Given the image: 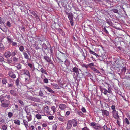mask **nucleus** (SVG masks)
<instances>
[{
  "label": "nucleus",
  "instance_id": "f257e3e1",
  "mask_svg": "<svg viewBox=\"0 0 130 130\" xmlns=\"http://www.w3.org/2000/svg\"><path fill=\"white\" fill-rule=\"evenodd\" d=\"M11 98V96L9 94H4L1 95L0 96V102L1 107L4 108L8 107L10 104V102L9 100Z\"/></svg>",
  "mask_w": 130,
  "mask_h": 130
},
{
  "label": "nucleus",
  "instance_id": "f03ea898",
  "mask_svg": "<svg viewBox=\"0 0 130 130\" xmlns=\"http://www.w3.org/2000/svg\"><path fill=\"white\" fill-rule=\"evenodd\" d=\"M73 71L72 72H74L73 77L74 79L77 78L78 75L80 74L78 68L76 67H74L72 69Z\"/></svg>",
  "mask_w": 130,
  "mask_h": 130
},
{
  "label": "nucleus",
  "instance_id": "7ed1b4c3",
  "mask_svg": "<svg viewBox=\"0 0 130 130\" xmlns=\"http://www.w3.org/2000/svg\"><path fill=\"white\" fill-rule=\"evenodd\" d=\"M91 126L93 127L95 130H101L102 127L100 125L95 122H92L91 123Z\"/></svg>",
  "mask_w": 130,
  "mask_h": 130
},
{
  "label": "nucleus",
  "instance_id": "20e7f679",
  "mask_svg": "<svg viewBox=\"0 0 130 130\" xmlns=\"http://www.w3.org/2000/svg\"><path fill=\"white\" fill-rule=\"evenodd\" d=\"M51 27L54 29L57 30L59 27V26L58 24L54 21V22L53 24L51 26Z\"/></svg>",
  "mask_w": 130,
  "mask_h": 130
},
{
  "label": "nucleus",
  "instance_id": "39448f33",
  "mask_svg": "<svg viewBox=\"0 0 130 130\" xmlns=\"http://www.w3.org/2000/svg\"><path fill=\"white\" fill-rule=\"evenodd\" d=\"M44 58L46 60V61L49 63L52 64H53L52 61L51 60V58L48 56H44Z\"/></svg>",
  "mask_w": 130,
  "mask_h": 130
},
{
  "label": "nucleus",
  "instance_id": "423d86ee",
  "mask_svg": "<svg viewBox=\"0 0 130 130\" xmlns=\"http://www.w3.org/2000/svg\"><path fill=\"white\" fill-rule=\"evenodd\" d=\"M113 117L116 119H118L119 118V116L118 115V112L116 110L112 111Z\"/></svg>",
  "mask_w": 130,
  "mask_h": 130
},
{
  "label": "nucleus",
  "instance_id": "0eeeda50",
  "mask_svg": "<svg viewBox=\"0 0 130 130\" xmlns=\"http://www.w3.org/2000/svg\"><path fill=\"white\" fill-rule=\"evenodd\" d=\"M116 8V9H112L111 10V11L115 13H118V10H120L121 9V6L119 7L118 6H117Z\"/></svg>",
  "mask_w": 130,
  "mask_h": 130
},
{
  "label": "nucleus",
  "instance_id": "6e6552de",
  "mask_svg": "<svg viewBox=\"0 0 130 130\" xmlns=\"http://www.w3.org/2000/svg\"><path fill=\"white\" fill-rule=\"evenodd\" d=\"M22 71H23L24 74L26 75L29 78H30L31 75L28 70L26 69H24L22 70Z\"/></svg>",
  "mask_w": 130,
  "mask_h": 130
},
{
  "label": "nucleus",
  "instance_id": "1a4fd4ad",
  "mask_svg": "<svg viewBox=\"0 0 130 130\" xmlns=\"http://www.w3.org/2000/svg\"><path fill=\"white\" fill-rule=\"evenodd\" d=\"M105 3L104 5L108 7H111V5L113 3L111 1L109 0H107L105 1Z\"/></svg>",
  "mask_w": 130,
  "mask_h": 130
},
{
  "label": "nucleus",
  "instance_id": "9d476101",
  "mask_svg": "<svg viewBox=\"0 0 130 130\" xmlns=\"http://www.w3.org/2000/svg\"><path fill=\"white\" fill-rule=\"evenodd\" d=\"M72 122L71 120L69 121L67 124V125L66 127V130H69L72 127Z\"/></svg>",
  "mask_w": 130,
  "mask_h": 130
},
{
  "label": "nucleus",
  "instance_id": "9b49d317",
  "mask_svg": "<svg viewBox=\"0 0 130 130\" xmlns=\"http://www.w3.org/2000/svg\"><path fill=\"white\" fill-rule=\"evenodd\" d=\"M8 75L10 77L12 78H16V75L12 71H9L8 73Z\"/></svg>",
  "mask_w": 130,
  "mask_h": 130
},
{
  "label": "nucleus",
  "instance_id": "f8f14e48",
  "mask_svg": "<svg viewBox=\"0 0 130 130\" xmlns=\"http://www.w3.org/2000/svg\"><path fill=\"white\" fill-rule=\"evenodd\" d=\"M45 89H46L48 91L51 93H54L55 91H53L51 88L48 87L46 86H43Z\"/></svg>",
  "mask_w": 130,
  "mask_h": 130
},
{
  "label": "nucleus",
  "instance_id": "ddd939ff",
  "mask_svg": "<svg viewBox=\"0 0 130 130\" xmlns=\"http://www.w3.org/2000/svg\"><path fill=\"white\" fill-rule=\"evenodd\" d=\"M30 99L33 101L38 102H40L41 100L40 98L34 97H31Z\"/></svg>",
  "mask_w": 130,
  "mask_h": 130
},
{
  "label": "nucleus",
  "instance_id": "4468645a",
  "mask_svg": "<svg viewBox=\"0 0 130 130\" xmlns=\"http://www.w3.org/2000/svg\"><path fill=\"white\" fill-rule=\"evenodd\" d=\"M1 26H2L0 27V28L4 32H6L8 29L5 26L4 24V25H2Z\"/></svg>",
  "mask_w": 130,
  "mask_h": 130
},
{
  "label": "nucleus",
  "instance_id": "2eb2a0df",
  "mask_svg": "<svg viewBox=\"0 0 130 130\" xmlns=\"http://www.w3.org/2000/svg\"><path fill=\"white\" fill-rule=\"evenodd\" d=\"M105 84H107V88L108 89V93H111L112 92V88L111 87V85L109 84H108L106 83H105Z\"/></svg>",
  "mask_w": 130,
  "mask_h": 130
},
{
  "label": "nucleus",
  "instance_id": "dca6fc26",
  "mask_svg": "<svg viewBox=\"0 0 130 130\" xmlns=\"http://www.w3.org/2000/svg\"><path fill=\"white\" fill-rule=\"evenodd\" d=\"M102 115L104 116H107L109 115V112L106 110H102Z\"/></svg>",
  "mask_w": 130,
  "mask_h": 130
},
{
  "label": "nucleus",
  "instance_id": "f3484780",
  "mask_svg": "<svg viewBox=\"0 0 130 130\" xmlns=\"http://www.w3.org/2000/svg\"><path fill=\"white\" fill-rule=\"evenodd\" d=\"M59 108L61 110H64L66 107V105L64 104H61L59 105Z\"/></svg>",
  "mask_w": 130,
  "mask_h": 130
},
{
  "label": "nucleus",
  "instance_id": "a211bd4d",
  "mask_svg": "<svg viewBox=\"0 0 130 130\" xmlns=\"http://www.w3.org/2000/svg\"><path fill=\"white\" fill-rule=\"evenodd\" d=\"M11 55V53L9 51L6 52L4 54L5 57L6 58H8Z\"/></svg>",
  "mask_w": 130,
  "mask_h": 130
},
{
  "label": "nucleus",
  "instance_id": "6ab92c4d",
  "mask_svg": "<svg viewBox=\"0 0 130 130\" xmlns=\"http://www.w3.org/2000/svg\"><path fill=\"white\" fill-rule=\"evenodd\" d=\"M68 18L70 20H73V13L72 12L69 13V14L68 15Z\"/></svg>",
  "mask_w": 130,
  "mask_h": 130
},
{
  "label": "nucleus",
  "instance_id": "aec40b11",
  "mask_svg": "<svg viewBox=\"0 0 130 130\" xmlns=\"http://www.w3.org/2000/svg\"><path fill=\"white\" fill-rule=\"evenodd\" d=\"M44 111L47 114L50 113V110L48 106H46L44 108Z\"/></svg>",
  "mask_w": 130,
  "mask_h": 130
},
{
  "label": "nucleus",
  "instance_id": "412c9836",
  "mask_svg": "<svg viewBox=\"0 0 130 130\" xmlns=\"http://www.w3.org/2000/svg\"><path fill=\"white\" fill-rule=\"evenodd\" d=\"M26 117L28 120V121H30L32 119V116L31 113L27 114Z\"/></svg>",
  "mask_w": 130,
  "mask_h": 130
},
{
  "label": "nucleus",
  "instance_id": "4be33fe9",
  "mask_svg": "<svg viewBox=\"0 0 130 130\" xmlns=\"http://www.w3.org/2000/svg\"><path fill=\"white\" fill-rule=\"evenodd\" d=\"M110 29V27H105L103 28V31L105 32H108Z\"/></svg>",
  "mask_w": 130,
  "mask_h": 130
},
{
  "label": "nucleus",
  "instance_id": "5701e85b",
  "mask_svg": "<svg viewBox=\"0 0 130 130\" xmlns=\"http://www.w3.org/2000/svg\"><path fill=\"white\" fill-rule=\"evenodd\" d=\"M7 83V81L6 77L2 79V83L3 85L6 84Z\"/></svg>",
  "mask_w": 130,
  "mask_h": 130
},
{
  "label": "nucleus",
  "instance_id": "b1692460",
  "mask_svg": "<svg viewBox=\"0 0 130 130\" xmlns=\"http://www.w3.org/2000/svg\"><path fill=\"white\" fill-rule=\"evenodd\" d=\"M38 71H40L42 73L44 74H45L47 75V73L46 71L43 68H41L40 69V71L38 70Z\"/></svg>",
  "mask_w": 130,
  "mask_h": 130
},
{
  "label": "nucleus",
  "instance_id": "393cba45",
  "mask_svg": "<svg viewBox=\"0 0 130 130\" xmlns=\"http://www.w3.org/2000/svg\"><path fill=\"white\" fill-rule=\"evenodd\" d=\"M39 94L41 97H43L45 95L44 91L42 90H40L39 92Z\"/></svg>",
  "mask_w": 130,
  "mask_h": 130
},
{
  "label": "nucleus",
  "instance_id": "a878e982",
  "mask_svg": "<svg viewBox=\"0 0 130 130\" xmlns=\"http://www.w3.org/2000/svg\"><path fill=\"white\" fill-rule=\"evenodd\" d=\"M71 122L74 126L75 127L77 125V121L73 119Z\"/></svg>",
  "mask_w": 130,
  "mask_h": 130
},
{
  "label": "nucleus",
  "instance_id": "bb28decb",
  "mask_svg": "<svg viewBox=\"0 0 130 130\" xmlns=\"http://www.w3.org/2000/svg\"><path fill=\"white\" fill-rule=\"evenodd\" d=\"M6 38L7 41L9 44H11L13 42V41L12 39H11L9 37H7Z\"/></svg>",
  "mask_w": 130,
  "mask_h": 130
},
{
  "label": "nucleus",
  "instance_id": "cd10ccee",
  "mask_svg": "<svg viewBox=\"0 0 130 130\" xmlns=\"http://www.w3.org/2000/svg\"><path fill=\"white\" fill-rule=\"evenodd\" d=\"M10 94L14 96H16L17 94L16 91L13 90H11L9 92Z\"/></svg>",
  "mask_w": 130,
  "mask_h": 130
},
{
  "label": "nucleus",
  "instance_id": "c85d7f7f",
  "mask_svg": "<svg viewBox=\"0 0 130 130\" xmlns=\"http://www.w3.org/2000/svg\"><path fill=\"white\" fill-rule=\"evenodd\" d=\"M124 122L127 125H129L130 124L129 120L126 118H125L124 120Z\"/></svg>",
  "mask_w": 130,
  "mask_h": 130
},
{
  "label": "nucleus",
  "instance_id": "c756f323",
  "mask_svg": "<svg viewBox=\"0 0 130 130\" xmlns=\"http://www.w3.org/2000/svg\"><path fill=\"white\" fill-rule=\"evenodd\" d=\"M89 52L91 54H92L95 56L96 57L98 56V55L95 52L93 51L91 49H89Z\"/></svg>",
  "mask_w": 130,
  "mask_h": 130
},
{
  "label": "nucleus",
  "instance_id": "7c9ffc66",
  "mask_svg": "<svg viewBox=\"0 0 130 130\" xmlns=\"http://www.w3.org/2000/svg\"><path fill=\"white\" fill-rule=\"evenodd\" d=\"M35 117L38 120L42 118L41 115L39 113L37 114L35 116Z\"/></svg>",
  "mask_w": 130,
  "mask_h": 130
},
{
  "label": "nucleus",
  "instance_id": "2f4dec72",
  "mask_svg": "<svg viewBox=\"0 0 130 130\" xmlns=\"http://www.w3.org/2000/svg\"><path fill=\"white\" fill-rule=\"evenodd\" d=\"M23 54L25 59H29V56L27 53L23 52Z\"/></svg>",
  "mask_w": 130,
  "mask_h": 130
},
{
  "label": "nucleus",
  "instance_id": "473e14b6",
  "mask_svg": "<svg viewBox=\"0 0 130 130\" xmlns=\"http://www.w3.org/2000/svg\"><path fill=\"white\" fill-rule=\"evenodd\" d=\"M23 122L24 123V124L26 128L27 129V127L28 126V122L24 120H23Z\"/></svg>",
  "mask_w": 130,
  "mask_h": 130
},
{
  "label": "nucleus",
  "instance_id": "72a5a7b5",
  "mask_svg": "<svg viewBox=\"0 0 130 130\" xmlns=\"http://www.w3.org/2000/svg\"><path fill=\"white\" fill-rule=\"evenodd\" d=\"M51 109L52 111H53V113H54L55 112L56 110V108L54 106H52L51 107Z\"/></svg>",
  "mask_w": 130,
  "mask_h": 130
},
{
  "label": "nucleus",
  "instance_id": "f704fd0d",
  "mask_svg": "<svg viewBox=\"0 0 130 130\" xmlns=\"http://www.w3.org/2000/svg\"><path fill=\"white\" fill-rule=\"evenodd\" d=\"M30 13L32 14L34 17L36 18V19L38 18V16L37 15L36 13L34 11L31 12Z\"/></svg>",
  "mask_w": 130,
  "mask_h": 130
},
{
  "label": "nucleus",
  "instance_id": "c9c22d12",
  "mask_svg": "<svg viewBox=\"0 0 130 130\" xmlns=\"http://www.w3.org/2000/svg\"><path fill=\"white\" fill-rule=\"evenodd\" d=\"M4 22H5L4 19L3 18H1V19H0V24L1 25H4Z\"/></svg>",
  "mask_w": 130,
  "mask_h": 130
},
{
  "label": "nucleus",
  "instance_id": "e433bc0d",
  "mask_svg": "<svg viewBox=\"0 0 130 130\" xmlns=\"http://www.w3.org/2000/svg\"><path fill=\"white\" fill-rule=\"evenodd\" d=\"M103 128V130H111L110 128L107 127L106 125H104L102 128Z\"/></svg>",
  "mask_w": 130,
  "mask_h": 130
},
{
  "label": "nucleus",
  "instance_id": "4c0bfd02",
  "mask_svg": "<svg viewBox=\"0 0 130 130\" xmlns=\"http://www.w3.org/2000/svg\"><path fill=\"white\" fill-rule=\"evenodd\" d=\"M14 123L18 125H20V121L16 119L14 120Z\"/></svg>",
  "mask_w": 130,
  "mask_h": 130
},
{
  "label": "nucleus",
  "instance_id": "58836bf2",
  "mask_svg": "<svg viewBox=\"0 0 130 130\" xmlns=\"http://www.w3.org/2000/svg\"><path fill=\"white\" fill-rule=\"evenodd\" d=\"M104 91L103 92L104 94L108 96V94H107V93L108 92V91L105 88L104 89Z\"/></svg>",
  "mask_w": 130,
  "mask_h": 130
},
{
  "label": "nucleus",
  "instance_id": "ea45409f",
  "mask_svg": "<svg viewBox=\"0 0 130 130\" xmlns=\"http://www.w3.org/2000/svg\"><path fill=\"white\" fill-rule=\"evenodd\" d=\"M57 126L56 124H54L52 126V130H57Z\"/></svg>",
  "mask_w": 130,
  "mask_h": 130
},
{
  "label": "nucleus",
  "instance_id": "a19ab883",
  "mask_svg": "<svg viewBox=\"0 0 130 130\" xmlns=\"http://www.w3.org/2000/svg\"><path fill=\"white\" fill-rule=\"evenodd\" d=\"M18 101L19 103L22 106L24 105V102L21 100H18Z\"/></svg>",
  "mask_w": 130,
  "mask_h": 130
},
{
  "label": "nucleus",
  "instance_id": "79ce46f5",
  "mask_svg": "<svg viewBox=\"0 0 130 130\" xmlns=\"http://www.w3.org/2000/svg\"><path fill=\"white\" fill-rule=\"evenodd\" d=\"M22 65L20 63H19V64L17 65L16 66L17 69H21V68Z\"/></svg>",
  "mask_w": 130,
  "mask_h": 130
},
{
  "label": "nucleus",
  "instance_id": "37998d69",
  "mask_svg": "<svg viewBox=\"0 0 130 130\" xmlns=\"http://www.w3.org/2000/svg\"><path fill=\"white\" fill-rule=\"evenodd\" d=\"M42 47L44 49H46L47 48V47L46 45L44 43L42 45Z\"/></svg>",
  "mask_w": 130,
  "mask_h": 130
},
{
  "label": "nucleus",
  "instance_id": "c03bdc74",
  "mask_svg": "<svg viewBox=\"0 0 130 130\" xmlns=\"http://www.w3.org/2000/svg\"><path fill=\"white\" fill-rule=\"evenodd\" d=\"M93 70L96 73L100 74V72L99 71V70H98L95 69V68H94L93 69Z\"/></svg>",
  "mask_w": 130,
  "mask_h": 130
},
{
  "label": "nucleus",
  "instance_id": "a18cd8bd",
  "mask_svg": "<svg viewBox=\"0 0 130 130\" xmlns=\"http://www.w3.org/2000/svg\"><path fill=\"white\" fill-rule=\"evenodd\" d=\"M13 60L15 62H18L19 60V58L16 57H14L13 58Z\"/></svg>",
  "mask_w": 130,
  "mask_h": 130
},
{
  "label": "nucleus",
  "instance_id": "49530a36",
  "mask_svg": "<svg viewBox=\"0 0 130 130\" xmlns=\"http://www.w3.org/2000/svg\"><path fill=\"white\" fill-rule=\"evenodd\" d=\"M58 118L59 121L61 122H63L64 121V119L62 117H59Z\"/></svg>",
  "mask_w": 130,
  "mask_h": 130
},
{
  "label": "nucleus",
  "instance_id": "de8ad7c7",
  "mask_svg": "<svg viewBox=\"0 0 130 130\" xmlns=\"http://www.w3.org/2000/svg\"><path fill=\"white\" fill-rule=\"evenodd\" d=\"M110 26H112V23L110 20H109L106 22Z\"/></svg>",
  "mask_w": 130,
  "mask_h": 130
},
{
  "label": "nucleus",
  "instance_id": "09e8293b",
  "mask_svg": "<svg viewBox=\"0 0 130 130\" xmlns=\"http://www.w3.org/2000/svg\"><path fill=\"white\" fill-rule=\"evenodd\" d=\"M11 55L12 56H14L16 54V52L15 51H13L11 53Z\"/></svg>",
  "mask_w": 130,
  "mask_h": 130
},
{
  "label": "nucleus",
  "instance_id": "8fccbe9b",
  "mask_svg": "<svg viewBox=\"0 0 130 130\" xmlns=\"http://www.w3.org/2000/svg\"><path fill=\"white\" fill-rule=\"evenodd\" d=\"M13 113L10 112H9L8 113V116L10 118L13 116Z\"/></svg>",
  "mask_w": 130,
  "mask_h": 130
},
{
  "label": "nucleus",
  "instance_id": "3c124183",
  "mask_svg": "<svg viewBox=\"0 0 130 130\" xmlns=\"http://www.w3.org/2000/svg\"><path fill=\"white\" fill-rule=\"evenodd\" d=\"M52 99H53L54 100L55 102H56L57 101V100L56 99H55L57 98V97L56 96L54 95H52Z\"/></svg>",
  "mask_w": 130,
  "mask_h": 130
},
{
  "label": "nucleus",
  "instance_id": "603ef678",
  "mask_svg": "<svg viewBox=\"0 0 130 130\" xmlns=\"http://www.w3.org/2000/svg\"><path fill=\"white\" fill-rule=\"evenodd\" d=\"M4 49V46L3 44L0 43V50H2Z\"/></svg>",
  "mask_w": 130,
  "mask_h": 130
},
{
  "label": "nucleus",
  "instance_id": "864d4df0",
  "mask_svg": "<svg viewBox=\"0 0 130 130\" xmlns=\"http://www.w3.org/2000/svg\"><path fill=\"white\" fill-rule=\"evenodd\" d=\"M19 79L18 78L16 80L15 82L16 85L17 86H18L19 84Z\"/></svg>",
  "mask_w": 130,
  "mask_h": 130
},
{
  "label": "nucleus",
  "instance_id": "5fc2aeb1",
  "mask_svg": "<svg viewBox=\"0 0 130 130\" xmlns=\"http://www.w3.org/2000/svg\"><path fill=\"white\" fill-rule=\"evenodd\" d=\"M30 78H29L28 76L26 77L25 78V81L26 82H28Z\"/></svg>",
  "mask_w": 130,
  "mask_h": 130
},
{
  "label": "nucleus",
  "instance_id": "6e6d98bb",
  "mask_svg": "<svg viewBox=\"0 0 130 130\" xmlns=\"http://www.w3.org/2000/svg\"><path fill=\"white\" fill-rule=\"evenodd\" d=\"M47 124L46 123H44L42 124V125L43 127H45L47 126Z\"/></svg>",
  "mask_w": 130,
  "mask_h": 130
},
{
  "label": "nucleus",
  "instance_id": "4d7b16f0",
  "mask_svg": "<svg viewBox=\"0 0 130 130\" xmlns=\"http://www.w3.org/2000/svg\"><path fill=\"white\" fill-rule=\"evenodd\" d=\"M28 65L30 68L31 69L33 67L34 68V66L31 63H28Z\"/></svg>",
  "mask_w": 130,
  "mask_h": 130
},
{
  "label": "nucleus",
  "instance_id": "13d9d810",
  "mask_svg": "<svg viewBox=\"0 0 130 130\" xmlns=\"http://www.w3.org/2000/svg\"><path fill=\"white\" fill-rule=\"evenodd\" d=\"M64 11L66 14L68 15L69 14V11L68 8H66L65 10Z\"/></svg>",
  "mask_w": 130,
  "mask_h": 130
},
{
  "label": "nucleus",
  "instance_id": "bf43d9fd",
  "mask_svg": "<svg viewBox=\"0 0 130 130\" xmlns=\"http://www.w3.org/2000/svg\"><path fill=\"white\" fill-rule=\"evenodd\" d=\"M6 24L9 27H10L11 26V23L9 21H7Z\"/></svg>",
  "mask_w": 130,
  "mask_h": 130
},
{
  "label": "nucleus",
  "instance_id": "052dcab7",
  "mask_svg": "<svg viewBox=\"0 0 130 130\" xmlns=\"http://www.w3.org/2000/svg\"><path fill=\"white\" fill-rule=\"evenodd\" d=\"M99 89L100 91H101V92H103V90H104V88H103L101 86H99Z\"/></svg>",
  "mask_w": 130,
  "mask_h": 130
},
{
  "label": "nucleus",
  "instance_id": "680f3d73",
  "mask_svg": "<svg viewBox=\"0 0 130 130\" xmlns=\"http://www.w3.org/2000/svg\"><path fill=\"white\" fill-rule=\"evenodd\" d=\"M24 47L23 46H21L19 47V50L20 51L22 52L24 50Z\"/></svg>",
  "mask_w": 130,
  "mask_h": 130
},
{
  "label": "nucleus",
  "instance_id": "e2e57ef3",
  "mask_svg": "<svg viewBox=\"0 0 130 130\" xmlns=\"http://www.w3.org/2000/svg\"><path fill=\"white\" fill-rule=\"evenodd\" d=\"M81 110L82 111L83 113H85L86 112L85 109L84 107H82V108Z\"/></svg>",
  "mask_w": 130,
  "mask_h": 130
},
{
  "label": "nucleus",
  "instance_id": "0e129e2a",
  "mask_svg": "<svg viewBox=\"0 0 130 130\" xmlns=\"http://www.w3.org/2000/svg\"><path fill=\"white\" fill-rule=\"evenodd\" d=\"M54 116H48V118L50 120H52L53 119Z\"/></svg>",
  "mask_w": 130,
  "mask_h": 130
},
{
  "label": "nucleus",
  "instance_id": "69168bd1",
  "mask_svg": "<svg viewBox=\"0 0 130 130\" xmlns=\"http://www.w3.org/2000/svg\"><path fill=\"white\" fill-rule=\"evenodd\" d=\"M29 128L31 130H35V127L33 125H31L29 127Z\"/></svg>",
  "mask_w": 130,
  "mask_h": 130
},
{
  "label": "nucleus",
  "instance_id": "338daca9",
  "mask_svg": "<svg viewBox=\"0 0 130 130\" xmlns=\"http://www.w3.org/2000/svg\"><path fill=\"white\" fill-rule=\"evenodd\" d=\"M7 128V126L5 125H4L2 127V128L3 130H6Z\"/></svg>",
  "mask_w": 130,
  "mask_h": 130
},
{
  "label": "nucleus",
  "instance_id": "774afa93",
  "mask_svg": "<svg viewBox=\"0 0 130 130\" xmlns=\"http://www.w3.org/2000/svg\"><path fill=\"white\" fill-rule=\"evenodd\" d=\"M43 81L44 83H48V80L46 78H45L43 80Z\"/></svg>",
  "mask_w": 130,
  "mask_h": 130
}]
</instances>
